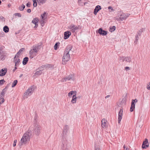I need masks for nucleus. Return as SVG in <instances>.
Wrapping results in <instances>:
<instances>
[{"instance_id": "1", "label": "nucleus", "mask_w": 150, "mask_h": 150, "mask_svg": "<svg viewBox=\"0 0 150 150\" xmlns=\"http://www.w3.org/2000/svg\"><path fill=\"white\" fill-rule=\"evenodd\" d=\"M73 46L71 45H68L64 51V55L62 57V63L63 64H65L66 62H67L70 58L69 53H71L73 52L71 50Z\"/></svg>"}, {"instance_id": "2", "label": "nucleus", "mask_w": 150, "mask_h": 150, "mask_svg": "<svg viewBox=\"0 0 150 150\" xmlns=\"http://www.w3.org/2000/svg\"><path fill=\"white\" fill-rule=\"evenodd\" d=\"M29 134V132H27L24 134L19 144V145L20 146L26 144L27 142L29 140L30 136Z\"/></svg>"}, {"instance_id": "3", "label": "nucleus", "mask_w": 150, "mask_h": 150, "mask_svg": "<svg viewBox=\"0 0 150 150\" xmlns=\"http://www.w3.org/2000/svg\"><path fill=\"white\" fill-rule=\"evenodd\" d=\"M34 90V86H32L29 88L24 93V97L26 98H28V96H30Z\"/></svg>"}, {"instance_id": "4", "label": "nucleus", "mask_w": 150, "mask_h": 150, "mask_svg": "<svg viewBox=\"0 0 150 150\" xmlns=\"http://www.w3.org/2000/svg\"><path fill=\"white\" fill-rule=\"evenodd\" d=\"M130 14L128 13H123L121 14L119 18H116V19L117 21H122L125 20L128 17Z\"/></svg>"}, {"instance_id": "5", "label": "nucleus", "mask_w": 150, "mask_h": 150, "mask_svg": "<svg viewBox=\"0 0 150 150\" xmlns=\"http://www.w3.org/2000/svg\"><path fill=\"white\" fill-rule=\"evenodd\" d=\"M74 79V75L73 74H70L67 76L62 78L61 80V81L62 82H65L69 80L73 81Z\"/></svg>"}, {"instance_id": "6", "label": "nucleus", "mask_w": 150, "mask_h": 150, "mask_svg": "<svg viewBox=\"0 0 150 150\" xmlns=\"http://www.w3.org/2000/svg\"><path fill=\"white\" fill-rule=\"evenodd\" d=\"M41 44L38 43L33 46V48L32 50H33L35 52L37 53L40 49L41 48Z\"/></svg>"}, {"instance_id": "7", "label": "nucleus", "mask_w": 150, "mask_h": 150, "mask_svg": "<svg viewBox=\"0 0 150 150\" xmlns=\"http://www.w3.org/2000/svg\"><path fill=\"white\" fill-rule=\"evenodd\" d=\"M137 101V99H135L134 100L132 99L131 102V105L130 108V110L131 112H132L133 111L135 107V103H136Z\"/></svg>"}, {"instance_id": "8", "label": "nucleus", "mask_w": 150, "mask_h": 150, "mask_svg": "<svg viewBox=\"0 0 150 150\" xmlns=\"http://www.w3.org/2000/svg\"><path fill=\"white\" fill-rule=\"evenodd\" d=\"M41 129L39 125L35 126L34 129V132L36 135L38 136L40 134Z\"/></svg>"}, {"instance_id": "9", "label": "nucleus", "mask_w": 150, "mask_h": 150, "mask_svg": "<svg viewBox=\"0 0 150 150\" xmlns=\"http://www.w3.org/2000/svg\"><path fill=\"white\" fill-rule=\"evenodd\" d=\"M6 53L5 51H1L0 52V60L3 61L6 57Z\"/></svg>"}, {"instance_id": "10", "label": "nucleus", "mask_w": 150, "mask_h": 150, "mask_svg": "<svg viewBox=\"0 0 150 150\" xmlns=\"http://www.w3.org/2000/svg\"><path fill=\"white\" fill-rule=\"evenodd\" d=\"M123 111V108H122L120 109L118 113V123H120L121 120L122 119Z\"/></svg>"}, {"instance_id": "11", "label": "nucleus", "mask_w": 150, "mask_h": 150, "mask_svg": "<svg viewBox=\"0 0 150 150\" xmlns=\"http://www.w3.org/2000/svg\"><path fill=\"white\" fill-rule=\"evenodd\" d=\"M149 146L148 140L147 139H146L143 142L142 148L143 149H146Z\"/></svg>"}, {"instance_id": "12", "label": "nucleus", "mask_w": 150, "mask_h": 150, "mask_svg": "<svg viewBox=\"0 0 150 150\" xmlns=\"http://www.w3.org/2000/svg\"><path fill=\"white\" fill-rule=\"evenodd\" d=\"M67 142L64 141L62 142L61 145V150H68Z\"/></svg>"}, {"instance_id": "13", "label": "nucleus", "mask_w": 150, "mask_h": 150, "mask_svg": "<svg viewBox=\"0 0 150 150\" xmlns=\"http://www.w3.org/2000/svg\"><path fill=\"white\" fill-rule=\"evenodd\" d=\"M7 72V69L6 68L2 69L0 70V76H4Z\"/></svg>"}, {"instance_id": "14", "label": "nucleus", "mask_w": 150, "mask_h": 150, "mask_svg": "<svg viewBox=\"0 0 150 150\" xmlns=\"http://www.w3.org/2000/svg\"><path fill=\"white\" fill-rule=\"evenodd\" d=\"M98 33L100 35H105L107 34V32L106 31L103 30L102 28H100L98 31Z\"/></svg>"}, {"instance_id": "15", "label": "nucleus", "mask_w": 150, "mask_h": 150, "mask_svg": "<svg viewBox=\"0 0 150 150\" xmlns=\"http://www.w3.org/2000/svg\"><path fill=\"white\" fill-rule=\"evenodd\" d=\"M71 35V33L69 31L65 32L64 33V39H68Z\"/></svg>"}, {"instance_id": "16", "label": "nucleus", "mask_w": 150, "mask_h": 150, "mask_svg": "<svg viewBox=\"0 0 150 150\" xmlns=\"http://www.w3.org/2000/svg\"><path fill=\"white\" fill-rule=\"evenodd\" d=\"M101 9V7L99 5L96 6L94 10L93 13L95 15H96L97 13Z\"/></svg>"}, {"instance_id": "17", "label": "nucleus", "mask_w": 150, "mask_h": 150, "mask_svg": "<svg viewBox=\"0 0 150 150\" xmlns=\"http://www.w3.org/2000/svg\"><path fill=\"white\" fill-rule=\"evenodd\" d=\"M36 52H35L33 51V50L31 49L29 52L30 57L31 59L33 58L35 56L36 54Z\"/></svg>"}, {"instance_id": "18", "label": "nucleus", "mask_w": 150, "mask_h": 150, "mask_svg": "<svg viewBox=\"0 0 150 150\" xmlns=\"http://www.w3.org/2000/svg\"><path fill=\"white\" fill-rule=\"evenodd\" d=\"M69 28L71 30L72 32H74L78 30V27L75 25H73L70 26L69 27Z\"/></svg>"}, {"instance_id": "19", "label": "nucleus", "mask_w": 150, "mask_h": 150, "mask_svg": "<svg viewBox=\"0 0 150 150\" xmlns=\"http://www.w3.org/2000/svg\"><path fill=\"white\" fill-rule=\"evenodd\" d=\"M13 61L15 64V66H17L19 65L21 61L19 58H16V59H15L14 58Z\"/></svg>"}, {"instance_id": "20", "label": "nucleus", "mask_w": 150, "mask_h": 150, "mask_svg": "<svg viewBox=\"0 0 150 150\" xmlns=\"http://www.w3.org/2000/svg\"><path fill=\"white\" fill-rule=\"evenodd\" d=\"M101 126L103 128H105L107 126L106 121L105 119H103L101 121Z\"/></svg>"}, {"instance_id": "21", "label": "nucleus", "mask_w": 150, "mask_h": 150, "mask_svg": "<svg viewBox=\"0 0 150 150\" xmlns=\"http://www.w3.org/2000/svg\"><path fill=\"white\" fill-rule=\"evenodd\" d=\"M69 129V127L67 125H65L64 127L63 134H66L67 132Z\"/></svg>"}, {"instance_id": "22", "label": "nucleus", "mask_w": 150, "mask_h": 150, "mask_svg": "<svg viewBox=\"0 0 150 150\" xmlns=\"http://www.w3.org/2000/svg\"><path fill=\"white\" fill-rule=\"evenodd\" d=\"M76 95H73V96L71 102L73 104L76 103V102L77 97L76 96Z\"/></svg>"}, {"instance_id": "23", "label": "nucleus", "mask_w": 150, "mask_h": 150, "mask_svg": "<svg viewBox=\"0 0 150 150\" xmlns=\"http://www.w3.org/2000/svg\"><path fill=\"white\" fill-rule=\"evenodd\" d=\"M28 61V57H25L23 60V65L26 64Z\"/></svg>"}, {"instance_id": "24", "label": "nucleus", "mask_w": 150, "mask_h": 150, "mask_svg": "<svg viewBox=\"0 0 150 150\" xmlns=\"http://www.w3.org/2000/svg\"><path fill=\"white\" fill-rule=\"evenodd\" d=\"M76 91H71L68 94V96L69 97H71L73 95H76Z\"/></svg>"}, {"instance_id": "25", "label": "nucleus", "mask_w": 150, "mask_h": 150, "mask_svg": "<svg viewBox=\"0 0 150 150\" xmlns=\"http://www.w3.org/2000/svg\"><path fill=\"white\" fill-rule=\"evenodd\" d=\"M42 73V70H40L39 71H37L35 74L34 75L35 76H38L40 75Z\"/></svg>"}, {"instance_id": "26", "label": "nucleus", "mask_w": 150, "mask_h": 150, "mask_svg": "<svg viewBox=\"0 0 150 150\" xmlns=\"http://www.w3.org/2000/svg\"><path fill=\"white\" fill-rule=\"evenodd\" d=\"M3 31L6 33H7L9 31L8 27L7 26H5L3 28Z\"/></svg>"}, {"instance_id": "27", "label": "nucleus", "mask_w": 150, "mask_h": 150, "mask_svg": "<svg viewBox=\"0 0 150 150\" xmlns=\"http://www.w3.org/2000/svg\"><path fill=\"white\" fill-rule=\"evenodd\" d=\"M145 30V28H142L140 29L138 32V35L139 36L141 35V33Z\"/></svg>"}, {"instance_id": "28", "label": "nucleus", "mask_w": 150, "mask_h": 150, "mask_svg": "<svg viewBox=\"0 0 150 150\" xmlns=\"http://www.w3.org/2000/svg\"><path fill=\"white\" fill-rule=\"evenodd\" d=\"M38 20L37 18H35L32 20V22L34 24H36L38 22Z\"/></svg>"}, {"instance_id": "29", "label": "nucleus", "mask_w": 150, "mask_h": 150, "mask_svg": "<svg viewBox=\"0 0 150 150\" xmlns=\"http://www.w3.org/2000/svg\"><path fill=\"white\" fill-rule=\"evenodd\" d=\"M59 44H60V43L59 42H56L55 43V44L54 46V49L55 50H56L57 49V48H58V47L59 46Z\"/></svg>"}, {"instance_id": "30", "label": "nucleus", "mask_w": 150, "mask_h": 150, "mask_svg": "<svg viewBox=\"0 0 150 150\" xmlns=\"http://www.w3.org/2000/svg\"><path fill=\"white\" fill-rule=\"evenodd\" d=\"M18 83V81L17 80H15L13 82L12 85V87H15L17 84Z\"/></svg>"}, {"instance_id": "31", "label": "nucleus", "mask_w": 150, "mask_h": 150, "mask_svg": "<svg viewBox=\"0 0 150 150\" xmlns=\"http://www.w3.org/2000/svg\"><path fill=\"white\" fill-rule=\"evenodd\" d=\"M25 7V6L23 4H22V6L19 7V9L21 11H22L23 10Z\"/></svg>"}, {"instance_id": "32", "label": "nucleus", "mask_w": 150, "mask_h": 150, "mask_svg": "<svg viewBox=\"0 0 150 150\" xmlns=\"http://www.w3.org/2000/svg\"><path fill=\"white\" fill-rule=\"evenodd\" d=\"M115 29V26H113L112 27L110 28V31L111 32H113Z\"/></svg>"}, {"instance_id": "33", "label": "nucleus", "mask_w": 150, "mask_h": 150, "mask_svg": "<svg viewBox=\"0 0 150 150\" xmlns=\"http://www.w3.org/2000/svg\"><path fill=\"white\" fill-rule=\"evenodd\" d=\"M38 3H40L42 4H43L45 3L46 0H37Z\"/></svg>"}, {"instance_id": "34", "label": "nucleus", "mask_w": 150, "mask_h": 150, "mask_svg": "<svg viewBox=\"0 0 150 150\" xmlns=\"http://www.w3.org/2000/svg\"><path fill=\"white\" fill-rule=\"evenodd\" d=\"M46 68H52L53 66L52 64H46Z\"/></svg>"}, {"instance_id": "35", "label": "nucleus", "mask_w": 150, "mask_h": 150, "mask_svg": "<svg viewBox=\"0 0 150 150\" xmlns=\"http://www.w3.org/2000/svg\"><path fill=\"white\" fill-rule=\"evenodd\" d=\"M125 61L127 62H131L130 58L128 57H125Z\"/></svg>"}, {"instance_id": "36", "label": "nucleus", "mask_w": 150, "mask_h": 150, "mask_svg": "<svg viewBox=\"0 0 150 150\" xmlns=\"http://www.w3.org/2000/svg\"><path fill=\"white\" fill-rule=\"evenodd\" d=\"M33 2V6L34 7H36L37 6V4L36 0H32Z\"/></svg>"}, {"instance_id": "37", "label": "nucleus", "mask_w": 150, "mask_h": 150, "mask_svg": "<svg viewBox=\"0 0 150 150\" xmlns=\"http://www.w3.org/2000/svg\"><path fill=\"white\" fill-rule=\"evenodd\" d=\"M25 50V48H22L19 51L17 52V54H19L20 55L21 53L23 51Z\"/></svg>"}, {"instance_id": "38", "label": "nucleus", "mask_w": 150, "mask_h": 150, "mask_svg": "<svg viewBox=\"0 0 150 150\" xmlns=\"http://www.w3.org/2000/svg\"><path fill=\"white\" fill-rule=\"evenodd\" d=\"M46 13L45 12H44V13L41 15V16L42 19L45 20L46 19V18L45 17Z\"/></svg>"}, {"instance_id": "39", "label": "nucleus", "mask_w": 150, "mask_h": 150, "mask_svg": "<svg viewBox=\"0 0 150 150\" xmlns=\"http://www.w3.org/2000/svg\"><path fill=\"white\" fill-rule=\"evenodd\" d=\"M139 39L138 35H136L135 36V39L134 41V43L135 44L137 43V42Z\"/></svg>"}, {"instance_id": "40", "label": "nucleus", "mask_w": 150, "mask_h": 150, "mask_svg": "<svg viewBox=\"0 0 150 150\" xmlns=\"http://www.w3.org/2000/svg\"><path fill=\"white\" fill-rule=\"evenodd\" d=\"M5 82V81L4 79L0 80V85H3Z\"/></svg>"}, {"instance_id": "41", "label": "nucleus", "mask_w": 150, "mask_h": 150, "mask_svg": "<svg viewBox=\"0 0 150 150\" xmlns=\"http://www.w3.org/2000/svg\"><path fill=\"white\" fill-rule=\"evenodd\" d=\"M44 68H46V64L45 65H42V66H41L40 67H39V69L40 70H42V69H44Z\"/></svg>"}, {"instance_id": "42", "label": "nucleus", "mask_w": 150, "mask_h": 150, "mask_svg": "<svg viewBox=\"0 0 150 150\" xmlns=\"http://www.w3.org/2000/svg\"><path fill=\"white\" fill-rule=\"evenodd\" d=\"M19 55L20 54H18L17 53L15 55V56L14 57V59H15L16 58H19Z\"/></svg>"}, {"instance_id": "43", "label": "nucleus", "mask_w": 150, "mask_h": 150, "mask_svg": "<svg viewBox=\"0 0 150 150\" xmlns=\"http://www.w3.org/2000/svg\"><path fill=\"white\" fill-rule=\"evenodd\" d=\"M14 15H15V16H18V17H21V15L19 13H16L14 14Z\"/></svg>"}, {"instance_id": "44", "label": "nucleus", "mask_w": 150, "mask_h": 150, "mask_svg": "<svg viewBox=\"0 0 150 150\" xmlns=\"http://www.w3.org/2000/svg\"><path fill=\"white\" fill-rule=\"evenodd\" d=\"M45 20V19H42L41 20V25L43 26L44 25V20Z\"/></svg>"}, {"instance_id": "45", "label": "nucleus", "mask_w": 150, "mask_h": 150, "mask_svg": "<svg viewBox=\"0 0 150 150\" xmlns=\"http://www.w3.org/2000/svg\"><path fill=\"white\" fill-rule=\"evenodd\" d=\"M120 59L121 60H122V62H124L125 60V57H120Z\"/></svg>"}, {"instance_id": "46", "label": "nucleus", "mask_w": 150, "mask_h": 150, "mask_svg": "<svg viewBox=\"0 0 150 150\" xmlns=\"http://www.w3.org/2000/svg\"><path fill=\"white\" fill-rule=\"evenodd\" d=\"M17 140L16 139L14 140L13 144V146H16V143L17 142Z\"/></svg>"}, {"instance_id": "47", "label": "nucleus", "mask_w": 150, "mask_h": 150, "mask_svg": "<svg viewBox=\"0 0 150 150\" xmlns=\"http://www.w3.org/2000/svg\"><path fill=\"white\" fill-rule=\"evenodd\" d=\"M147 88L148 90H150V82L147 86Z\"/></svg>"}, {"instance_id": "48", "label": "nucleus", "mask_w": 150, "mask_h": 150, "mask_svg": "<svg viewBox=\"0 0 150 150\" xmlns=\"http://www.w3.org/2000/svg\"><path fill=\"white\" fill-rule=\"evenodd\" d=\"M123 148L125 150H129L128 147L127 146H126L125 145H124Z\"/></svg>"}, {"instance_id": "49", "label": "nucleus", "mask_w": 150, "mask_h": 150, "mask_svg": "<svg viewBox=\"0 0 150 150\" xmlns=\"http://www.w3.org/2000/svg\"><path fill=\"white\" fill-rule=\"evenodd\" d=\"M4 94L5 92H4V91H2L1 92V93H0L1 96H3V97H4Z\"/></svg>"}, {"instance_id": "50", "label": "nucleus", "mask_w": 150, "mask_h": 150, "mask_svg": "<svg viewBox=\"0 0 150 150\" xmlns=\"http://www.w3.org/2000/svg\"><path fill=\"white\" fill-rule=\"evenodd\" d=\"M108 8L109 9H111V11H113L114 10L113 9L112 7L111 6H109L108 7Z\"/></svg>"}, {"instance_id": "51", "label": "nucleus", "mask_w": 150, "mask_h": 150, "mask_svg": "<svg viewBox=\"0 0 150 150\" xmlns=\"http://www.w3.org/2000/svg\"><path fill=\"white\" fill-rule=\"evenodd\" d=\"M30 3H29V2H28V3H27L26 4V6L28 7H30Z\"/></svg>"}, {"instance_id": "52", "label": "nucleus", "mask_w": 150, "mask_h": 150, "mask_svg": "<svg viewBox=\"0 0 150 150\" xmlns=\"http://www.w3.org/2000/svg\"><path fill=\"white\" fill-rule=\"evenodd\" d=\"M125 69L126 71H128L130 70V69L129 67H127L125 68Z\"/></svg>"}, {"instance_id": "53", "label": "nucleus", "mask_w": 150, "mask_h": 150, "mask_svg": "<svg viewBox=\"0 0 150 150\" xmlns=\"http://www.w3.org/2000/svg\"><path fill=\"white\" fill-rule=\"evenodd\" d=\"M31 9H28L27 10V12L28 13H30L31 12Z\"/></svg>"}, {"instance_id": "54", "label": "nucleus", "mask_w": 150, "mask_h": 150, "mask_svg": "<svg viewBox=\"0 0 150 150\" xmlns=\"http://www.w3.org/2000/svg\"><path fill=\"white\" fill-rule=\"evenodd\" d=\"M3 49V47H0V52L1 51H3L2 49Z\"/></svg>"}, {"instance_id": "55", "label": "nucleus", "mask_w": 150, "mask_h": 150, "mask_svg": "<svg viewBox=\"0 0 150 150\" xmlns=\"http://www.w3.org/2000/svg\"><path fill=\"white\" fill-rule=\"evenodd\" d=\"M17 69L16 66H15L14 69L13 70V72H14Z\"/></svg>"}, {"instance_id": "56", "label": "nucleus", "mask_w": 150, "mask_h": 150, "mask_svg": "<svg viewBox=\"0 0 150 150\" xmlns=\"http://www.w3.org/2000/svg\"><path fill=\"white\" fill-rule=\"evenodd\" d=\"M110 97V96L108 95L105 97V98H109Z\"/></svg>"}, {"instance_id": "57", "label": "nucleus", "mask_w": 150, "mask_h": 150, "mask_svg": "<svg viewBox=\"0 0 150 150\" xmlns=\"http://www.w3.org/2000/svg\"><path fill=\"white\" fill-rule=\"evenodd\" d=\"M35 26L34 27V28L37 27L38 26V24L37 23L36 24H35Z\"/></svg>"}, {"instance_id": "58", "label": "nucleus", "mask_w": 150, "mask_h": 150, "mask_svg": "<svg viewBox=\"0 0 150 150\" xmlns=\"http://www.w3.org/2000/svg\"><path fill=\"white\" fill-rule=\"evenodd\" d=\"M95 150H100V149L98 148H96L95 149Z\"/></svg>"}, {"instance_id": "59", "label": "nucleus", "mask_w": 150, "mask_h": 150, "mask_svg": "<svg viewBox=\"0 0 150 150\" xmlns=\"http://www.w3.org/2000/svg\"><path fill=\"white\" fill-rule=\"evenodd\" d=\"M2 91H4V92H5L6 91V88H4Z\"/></svg>"}, {"instance_id": "60", "label": "nucleus", "mask_w": 150, "mask_h": 150, "mask_svg": "<svg viewBox=\"0 0 150 150\" xmlns=\"http://www.w3.org/2000/svg\"><path fill=\"white\" fill-rule=\"evenodd\" d=\"M0 18H1L2 19H4V17H3V16L0 17Z\"/></svg>"}, {"instance_id": "61", "label": "nucleus", "mask_w": 150, "mask_h": 150, "mask_svg": "<svg viewBox=\"0 0 150 150\" xmlns=\"http://www.w3.org/2000/svg\"><path fill=\"white\" fill-rule=\"evenodd\" d=\"M23 74H21V75H20V76H19V77H20V78L21 77L23 76Z\"/></svg>"}, {"instance_id": "62", "label": "nucleus", "mask_w": 150, "mask_h": 150, "mask_svg": "<svg viewBox=\"0 0 150 150\" xmlns=\"http://www.w3.org/2000/svg\"><path fill=\"white\" fill-rule=\"evenodd\" d=\"M8 88V86H6L5 87V88H6V89H7V88Z\"/></svg>"}, {"instance_id": "63", "label": "nucleus", "mask_w": 150, "mask_h": 150, "mask_svg": "<svg viewBox=\"0 0 150 150\" xmlns=\"http://www.w3.org/2000/svg\"><path fill=\"white\" fill-rule=\"evenodd\" d=\"M121 103H123V100L122 99V100L121 101Z\"/></svg>"}, {"instance_id": "64", "label": "nucleus", "mask_w": 150, "mask_h": 150, "mask_svg": "<svg viewBox=\"0 0 150 150\" xmlns=\"http://www.w3.org/2000/svg\"><path fill=\"white\" fill-rule=\"evenodd\" d=\"M77 98H80V96H78L77 97Z\"/></svg>"}]
</instances>
